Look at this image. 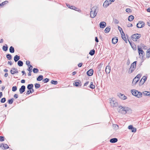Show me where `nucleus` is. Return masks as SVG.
Instances as JSON below:
<instances>
[{"mask_svg": "<svg viewBox=\"0 0 150 150\" xmlns=\"http://www.w3.org/2000/svg\"><path fill=\"white\" fill-rule=\"evenodd\" d=\"M74 85L76 86H81V81L79 80L76 81L74 83Z\"/></svg>", "mask_w": 150, "mask_h": 150, "instance_id": "nucleus-11", "label": "nucleus"}, {"mask_svg": "<svg viewBox=\"0 0 150 150\" xmlns=\"http://www.w3.org/2000/svg\"><path fill=\"white\" fill-rule=\"evenodd\" d=\"M74 10H75L76 11H79V9H78L77 8H76L75 7V8H74V9H73Z\"/></svg>", "mask_w": 150, "mask_h": 150, "instance_id": "nucleus-62", "label": "nucleus"}, {"mask_svg": "<svg viewBox=\"0 0 150 150\" xmlns=\"http://www.w3.org/2000/svg\"><path fill=\"white\" fill-rule=\"evenodd\" d=\"M144 23L143 21H139L137 25V26L139 28H143L144 27Z\"/></svg>", "mask_w": 150, "mask_h": 150, "instance_id": "nucleus-8", "label": "nucleus"}, {"mask_svg": "<svg viewBox=\"0 0 150 150\" xmlns=\"http://www.w3.org/2000/svg\"><path fill=\"white\" fill-rule=\"evenodd\" d=\"M96 9L97 7L96 6H94L91 8L90 15L91 18H94L96 15L97 13L96 12Z\"/></svg>", "mask_w": 150, "mask_h": 150, "instance_id": "nucleus-3", "label": "nucleus"}, {"mask_svg": "<svg viewBox=\"0 0 150 150\" xmlns=\"http://www.w3.org/2000/svg\"><path fill=\"white\" fill-rule=\"evenodd\" d=\"M128 41L131 46H132V48L134 50H135L136 49V47L135 46H134H134H132L131 44V42H130L129 40Z\"/></svg>", "mask_w": 150, "mask_h": 150, "instance_id": "nucleus-46", "label": "nucleus"}, {"mask_svg": "<svg viewBox=\"0 0 150 150\" xmlns=\"http://www.w3.org/2000/svg\"><path fill=\"white\" fill-rule=\"evenodd\" d=\"M88 83H89V82L88 81L86 82V83H84V86H86L88 84Z\"/></svg>", "mask_w": 150, "mask_h": 150, "instance_id": "nucleus-58", "label": "nucleus"}, {"mask_svg": "<svg viewBox=\"0 0 150 150\" xmlns=\"http://www.w3.org/2000/svg\"><path fill=\"white\" fill-rule=\"evenodd\" d=\"M135 69L134 68H133L131 66L128 71V73L130 74Z\"/></svg>", "mask_w": 150, "mask_h": 150, "instance_id": "nucleus-22", "label": "nucleus"}, {"mask_svg": "<svg viewBox=\"0 0 150 150\" xmlns=\"http://www.w3.org/2000/svg\"><path fill=\"white\" fill-rule=\"evenodd\" d=\"M33 86L32 84H28L27 86V88L29 90H30L32 89Z\"/></svg>", "mask_w": 150, "mask_h": 150, "instance_id": "nucleus-27", "label": "nucleus"}, {"mask_svg": "<svg viewBox=\"0 0 150 150\" xmlns=\"http://www.w3.org/2000/svg\"><path fill=\"white\" fill-rule=\"evenodd\" d=\"M133 26V25L131 23H129L127 25V26L128 27H132Z\"/></svg>", "mask_w": 150, "mask_h": 150, "instance_id": "nucleus-54", "label": "nucleus"}, {"mask_svg": "<svg viewBox=\"0 0 150 150\" xmlns=\"http://www.w3.org/2000/svg\"><path fill=\"white\" fill-rule=\"evenodd\" d=\"M49 81V79L47 78H46L43 81L44 82V83H46L48 82Z\"/></svg>", "mask_w": 150, "mask_h": 150, "instance_id": "nucleus-48", "label": "nucleus"}, {"mask_svg": "<svg viewBox=\"0 0 150 150\" xmlns=\"http://www.w3.org/2000/svg\"><path fill=\"white\" fill-rule=\"evenodd\" d=\"M82 65V63H80L78 64V66L79 67H81Z\"/></svg>", "mask_w": 150, "mask_h": 150, "instance_id": "nucleus-55", "label": "nucleus"}, {"mask_svg": "<svg viewBox=\"0 0 150 150\" xmlns=\"http://www.w3.org/2000/svg\"><path fill=\"white\" fill-rule=\"evenodd\" d=\"M136 77H137L138 79L139 80L140 78V75H138Z\"/></svg>", "mask_w": 150, "mask_h": 150, "instance_id": "nucleus-61", "label": "nucleus"}, {"mask_svg": "<svg viewBox=\"0 0 150 150\" xmlns=\"http://www.w3.org/2000/svg\"><path fill=\"white\" fill-rule=\"evenodd\" d=\"M9 51L11 53H13L14 52V49L13 47L11 46L9 48Z\"/></svg>", "mask_w": 150, "mask_h": 150, "instance_id": "nucleus-29", "label": "nucleus"}, {"mask_svg": "<svg viewBox=\"0 0 150 150\" xmlns=\"http://www.w3.org/2000/svg\"><path fill=\"white\" fill-rule=\"evenodd\" d=\"M144 45L141 44L140 46L138 45L137 47L139 55L140 57H143L144 55V52L141 48L142 47H143Z\"/></svg>", "mask_w": 150, "mask_h": 150, "instance_id": "nucleus-4", "label": "nucleus"}, {"mask_svg": "<svg viewBox=\"0 0 150 150\" xmlns=\"http://www.w3.org/2000/svg\"><path fill=\"white\" fill-rule=\"evenodd\" d=\"M146 77L145 76H144L141 79L140 82H142V83H143L146 80Z\"/></svg>", "mask_w": 150, "mask_h": 150, "instance_id": "nucleus-24", "label": "nucleus"}, {"mask_svg": "<svg viewBox=\"0 0 150 150\" xmlns=\"http://www.w3.org/2000/svg\"><path fill=\"white\" fill-rule=\"evenodd\" d=\"M111 70L110 67L109 66H107L106 67L105 69V72L107 74H109L110 73Z\"/></svg>", "mask_w": 150, "mask_h": 150, "instance_id": "nucleus-18", "label": "nucleus"}, {"mask_svg": "<svg viewBox=\"0 0 150 150\" xmlns=\"http://www.w3.org/2000/svg\"><path fill=\"white\" fill-rule=\"evenodd\" d=\"M139 80L138 79L137 77H135L133 79L132 82V84L133 86L135 85L136 83L139 81Z\"/></svg>", "mask_w": 150, "mask_h": 150, "instance_id": "nucleus-13", "label": "nucleus"}, {"mask_svg": "<svg viewBox=\"0 0 150 150\" xmlns=\"http://www.w3.org/2000/svg\"><path fill=\"white\" fill-rule=\"evenodd\" d=\"M8 3V1H4L1 4L0 3V6H1L2 5H3L4 4H7Z\"/></svg>", "mask_w": 150, "mask_h": 150, "instance_id": "nucleus-42", "label": "nucleus"}, {"mask_svg": "<svg viewBox=\"0 0 150 150\" xmlns=\"http://www.w3.org/2000/svg\"><path fill=\"white\" fill-rule=\"evenodd\" d=\"M146 55L147 58H149L150 57V50H147Z\"/></svg>", "mask_w": 150, "mask_h": 150, "instance_id": "nucleus-35", "label": "nucleus"}, {"mask_svg": "<svg viewBox=\"0 0 150 150\" xmlns=\"http://www.w3.org/2000/svg\"><path fill=\"white\" fill-rule=\"evenodd\" d=\"M8 102L9 104H12L13 102V99H11L9 100Z\"/></svg>", "mask_w": 150, "mask_h": 150, "instance_id": "nucleus-43", "label": "nucleus"}, {"mask_svg": "<svg viewBox=\"0 0 150 150\" xmlns=\"http://www.w3.org/2000/svg\"><path fill=\"white\" fill-rule=\"evenodd\" d=\"M27 70L28 71H29L28 74V75L29 76H30L31 75V72H32V69L31 68V69H27Z\"/></svg>", "mask_w": 150, "mask_h": 150, "instance_id": "nucleus-40", "label": "nucleus"}, {"mask_svg": "<svg viewBox=\"0 0 150 150\" xmlns=\"http://www.w3.org/2000/svg\"><path fill=\"white\" fill-rule=\"evenodd\" d=\"M35 87L36 88H38L40 87V85L38 83H35Z\"/></svg>", "mask_w": 150, "mask_h": 150, "instance_id": "nucleus-37", "label": "nucleus"}, {"mask_svg": "<svg viewBox=\"0 0 150 150\" xmlns=\"http://www.w3.org/2000/svg\"><path fill=\"white\" fill-rule=\"evenodd\" d=\"M136 61H135L131 65V67H132L134 68V69H135L136 67Z\"/></svg>", "mask_w": 150, "mask_h": 150, "instance_id": "nucleus-28", "label": "nucleus"}, {"mask_svg": "<svg viewBox=\"0 0 150 150\" xmlns=\"http://www.w3.org/2000/svg\"><path fill=\"white\" fill-rule=\"evenodd\" d=\"M6 101V98H2L1 100V102L2 103H4Z\"/></svg>", "mask_w": 150, "mask_h": 150, "instance_id": "nucleus-44", "label": "nucleus"}, {"mask_svg": "<svg viewBox=\"0 0 150 150\" xmlns=\"http://www.w3.org/2000/svg\"><path fill=\"white\" fill-rule=\"evenodd\" d=\"M18 65L20 67L22 66L23 65V63L22 61L19 60L18 62Z\"/></svg>", "mask_w": 150, "mask_h": 150, "instance_id": "nucleus-32", "label": "nucleus"}, {"mask_svg": "<svg viewBox=\"0 0 150 150\" xmlns=\"http://www.w3.org/2000/svg\"><path fill=\"white\" fill-rule=\"evenodd\" d=\"M30 62L29 61H26V65H28V66H29L30 65Z\"/></svg>", "mask_w": 150, "mask_h": 150, "instance_id": "nucleus-52", "label": "nucleus"}, {"mask_svg": "<svg viewBox=\"0 0 150 150\" xmlns=\"http://www.w3.org/2000/svg\"><path fill=\"white\" fill-rule=\"evenodd\" d=\"M90 87L92 89H94L95 88V86L93 84H91L90 85Z\"/></svg>", "mask_w": 150, "mask_h": 150, "instance_id": "nucleus-49", "label": "nucleus"}, {"mask_svg": "<svg viewBox=\"0 0 150 150\" xmlns=\"http://www.w3.org/2000/svg\"><path fill=\"white\" fill-rule=\"evenodd\" d=\"M126 11L127 13H130L132 12L131 10L129 8H127L126 9Z\"/></svg>", "mask_w": 150, "mask_h": 150, "instance_id": "nucleus-45", "label": "nucleus"}, {"mask_svg": "<svg viewBox=\"0 0 150 150\" xmlns=\"http://www.w3.org/2000/svg\"><path fill=\"white\" fill-rule=\"evenodd\" d=\"M6 45V46H4L3 47V50L5 51H6L7 50H8V47L7 46V45Z\"/></svg>", "mask_w": 150, "mask_h": 150, "instance_id": "nucleus-34", "label": "nucleus"}, {"mask_svg": "<svg viewBox=\"0 0 150 150\" xmlns=\"http://www.w3.org/2000/svg\"><path fill=\"white\" fill-rule=\"evenodd\" d=\"M148 25L150 26V21L147 22Z\"/></svg>", "mask_w": 150, "mask_h": 150, "instance_id": "nucleus-64", "label": "nucleus"}, {"mask_svg": "<svg viewBox=\"0 0 150 150\" xmlns=\"http://www.w3.org/2000/svg\"><path fill=\"white\" fill-rule=\"evenodd\" d=\"M118 41V39L117 37H115L112 39V42L113 44H116Z\"/></svg>", "mask_w": 150, "mask_h": 150, "instance_id": "nucleus-20", "label": "nucleus"}, {"mask_svg": "<svg viewBox=\"0 0 150 150\" xmlns=\"http://www.w3.org/2000/svg\"><path fill=\"white\" fill-rule=\"evenodd\" d=\"M28 67L29 68L28 69H31V68L32 69V68H33V67L31 65H30Z\"/></svg>", "mask_w": 150, "mask_h": 150, "instance_id": "nucleus-59", "label": "nucleus"}, {"mask_svg": "<svg viewBox=\"0 0 150 150\" xmlns=\"http://www.w3.org/2000/svg\"><path fill=\"white\" fill-rule=\"evenodd\" d=\"M51 83L54 85H56L57 84V81L52 80L51 81Z\"/></svg>", "mask_w": 150, "mask_h": 150, "instance_id": "nucleus-38", "label": "nucleus"}, {"mask_svg": "<svg viewBox=\"0 0 150 150\" xmlns=\"http://www.w3.org/2000/svg\"><path fill=\"white\" fill-rule=\"evenodd\" d=\"M143 94L146 96H149L150 95V92H148L145 91L143 92Z\"/></svg>", "mask_w": 150, "mask_h": 150, "instance_id": "nucleus-30", "label": "nucleus"}, {"mask_svg": "<svg viewBox=\"0 0 150 150\" xmlns=\"http://www.w3.org/2000/svg\"><path fill=\"white\" fill-rule=\"evenodd\" d=\"M99 25L101 28H103L106 26V24L105 22L103 21L101 22Z\"/></svg>", "mask_w": 150, "mask_h": 150, "instance_id": "nucleus-12", "label": "nucleus"}, {"mask_svg": "<svg viewBox=\"0 0 150 150\" xmlns=\"http://www.w3.org/2000/svg\"><path fill=\"white\" fill-rule=\"evenodd\" d=\"M15 98H18V95L17 94H15L14 96Z\"/></svg>", "mask_w": 150, "mask_h": 150, "instance_id": "nucleus-57", "label": "nucleus"}, {"mask_svg": "<svg viewBox=\"0 0 150 150\" xmlns=\"http://www.w3.org/2000/svg\"><path fill=\"white\" fill-rule=\"evenodd\" d=\"M110 28L109 27H107L105 30V33H108L110 31Z\"/></svg>", "mask_w": 150, "mask_h": 150, "instance_id": "nucleus-25", "label": "nucleus"}, {"mask_svg": "<svg viewBox=\"0 0 150 150\" xmlns=\"http://www.w3.org/2000/svg\"><path fill=\"white\" fill-rule=\"evenodd\" d=\"M134 17L132 15L130 16L128 18V20L129 21H132L134 19Z\"/></svg>", "mask_w": 150, "mask_h": 150, "instance_id": "nucleus-26", "label": "nucleus"}, {"mask_svg": "<svg viewBox=\"0 0 150 150\" xmlns=\"http://www.w3.org/2000/svg\"><path fill=\"white\" fill-rule=\"evenodd\" d=\"M20 59V57L18 56V55H15L14 58V60L15 62H17Z\"/></svg>", "mask_w": 150, "mask_h": 150, "instance_id": "nucleus-23", "label": "nucleus"}, {"mask_svg": "<svg viewBox=\"0 0 150 150\" xmlns=\"http://www.w3.org/2000/svg\"><path fill=\"white\" fill-rule=\"evenodd\" d=\"M93 70L92 69H91L87 71V74L88 76H91L93 74Z\"/></svg>", "mask_w": 150, "mask_h": 150, "instance_id": "nucleus-14", "label": "nucleus"}, {"mask_svg": "<svg viewBox=\"0 0 150 150\" xmlns=\"http://www.w3.org/2000/svg\"><path fill=\"white\" fill-rule=\"evenodd\" d=\"M8 64H10L11 65H12V62H8Z\"/></svg>", "mask_w": 150, "mask_h": 150, "instance_id": "nucleus-63", "label": "nucleus"}, {"mask_svg": "<svg viewBox=\"0 0 150 150\" xmlns=\"http://www.w3.org/2000/svg\"><path fill=\"white\" fill-rule=\"evenodd\" d=\"M43 76L42 75H40L37 78V80L39 81H41L43 79Z\"/></svg>", "mask_w": 150, "mask_h": 150, "instance_id": "nucleus-33", "label": "nucleus"}, {"mask_svg": "<svg viewBox=\"0 0 150 150\" xmlns=\"http://www.w3.org/2000/svg\"><path fill=\"white\" fill-rule=\"evenodd\" d=\"M110 103L111 106L113 107H116L118 105L117 103L114 98H112L110 100Z\"/></svg>", "mask_w": 150, "mask_h": 150, "instance_id": "nucleus-7", "label": "nucleus"}, {"mask_svg": "<svg viewBox=\"0 0 150 150\" xmlns=\"http://www.w3.org/2000/svg\"><path fill=\"white\" fill-rule=\"evenodd\" d=\"M118 112L122 114H126L127 112L131 110V109L128 107L119 106L117 108Z\"/></svg>", "mask_w": 150, "mask_h": 150, "instance_id": "nucleus-1", "label": "nucleus"}, {"mask_svg": "<svg viewBox=\"0 0 150 150\" xmlns=\"http://www.w3.org/2000/svg\"><path fill=\"white\" fill-rule=\"evenodd\" d=\"M11 74H13L15 73H18V71L17 69L15 68H12L11 70Z\"/></svg>", "mask_w": 150, "mask_h": 150, "instance_id": "nucleus-17", "label": "nucleus"}, {"mask_svg": "<svg viewBox=\"0 0 150 150\" xmlns=\"http://www.w3.org/2000/svg\"><path fill=\"white\" fill-rule=\"evenodd\" d=\"M117 140V138H113L111 139L110 141L111 143H115L116 142Z\"/></svg>", "mask_w": 150, "mask_h": 150, "instance_id": "nucleus-21", "label": "nucleus"}, {"mask_svg": "<svg viewBox=\"0 0 150 150\" xmlns=\"http://www.w3.org/2000/svg\"><path fill=\"white\" fill-rule=\"evenodd\" d=\"M122 33L121 34V35L122 38L127 43V38L123 31H122Z\"/></svg>", "mask_w": 150, "mask_h": 150, "instance_id": "nucleus-19", "label": "nucleus"}, {"mask_svg": "<svg viewBox=\"0 0 150 150\" xmlns=\"http://www.w3.org/2000/svg\"><path fill=\"white\" fill-rule=\"evenodd\" d=\"M25 86H22L21 88L19 89V92L21 94L23 93L25 90Z\"/></svg>", "mask_w": 150, "mask_h": 150, "instance_id": "nucleus-15", "label": "nucleus"}, {"mask_svg": "<svg viewBox=\"0 0 150 150\" xmlns=\"http://www.w3.org/2000/svg\"><path fill=\"white\" fill-rule=\"evenodd\" d=\"M0 147L3 149H5L9 148V146L8 145L6 144L2 143L0 146Z\"/></svg>", "mask_w": 150, "mask_h": 150, "instance_id": "nucleus-10", "label": "nucleus"}, {"mask_svg": "<svg viewBox=\"0 0 150 150\" xmlns=\"http://www.w3.org/2000/svg\"><path fill=\"white\" fill-rule=\"evenodd\" d=\"M6 57L8 60H10L11 59V55L9 54H7L6 56Z\"/></svg>", "mask_w": 150, "mask_h": 150, "instance_id": "nucleus-36", "label": "nucleus"}, {"mask_svg": "<svg viewBox=\"0 0 150 150\" xmlns=\"http://www.w3.org/2000/svg\"><path fill=\"white\" fill-rule=\"evenodd\" d=\"M117 96L122 99L125 100L127 99V97L121 93H118L117 94Z\"/></svg>", "mask_w": 150, "mask_h": 150, "instance_id": "nucleus-9", "label": "nucleus"}, {"mask_svg": "<svg viewBox=\"0 0 150 150\" xmlns=\"http://www.w3.org/2000/svg\"><path fill=\"white\" fill-rule=\"evenodd\" d=\"M141 37V35L140 34L136 33L133 35L131 38L132 40L134 41H137V40L139 38Z\"/></svg>", "mask_w": 150, "mask_h": 150, "instance_id": "nucleus-6", "label": "nucleus"}, {"mask_svg": "<svg viewBox=\"0 0 150 150\" xmlns=\"http://www.w3.org/2000/svg\"><path fill=\"white\" fill-rule=\"evenodd\" d=\"M95 53V51L94 49H93L90 51L89 53V54L91 56H93L94 54Z\"/></svg>", "mask_w": 150, "mask_h": 150, "instance_id": "nucleus-31", "label": "nucleus"}, {"mask_svg": "<svg viewBox=\"0 0 150 150\" xmlns=\"http://www.w3.org/2000/svg\"><path fill=\"white\" fill-rule=\"evenodd\" d=\"M39 70L38 69L34 68L33 70V71L34 73H37L38 72Z\"/></svg>", "mask_w": 150, "mask_h": 150, "instance_id": "nucleus-39", "label": "nucleus"}, {"mask_svg": "<svg viewBox=\"0 0 150 150\" xmlns=\"http://www.w3.org/2000/svg\"><path fill=\"white\" fill-rule=\"evenodd\" d=\"M115 0H106L104 3L103 6L105 8H106L111 4L112 2H113Z\"/></svg>", "mask_w": 150, "mask_h": 150, "instance_id": "nucleus-5", "label": "nucleus"}, {"mask_svg": "<svg viewBox=\"0 0 150 150\" xmlns=\"http://www.w3.org/2000/svg\"><path fill=\"white\" fill-rule=\"evenodd\" d=\"M95 40L97 42H99L98 40L97 37H96L95 38Z\"/></svg>", "mask_w": 150, "mask_h": 150, "instance_id": "nucleus-56", "label": "nucleus"}, {"mask_svg": "<svg viewBox=\"0 0 150 150\" xmlns=\"http://www.w3.org/2000/svg\"><path fill=\"white\" fill-rule=\"evenodd\" d=\"M17 89V87L16 86H13L12 88V91H15Z\"/></svg>", "mask_w": 150, "mask_h": 150, "instance_id": "nucleus-41", "label": "nucleus"}, {"mask_svg": "<svg viewBox=\"0 0 150 150\" xmlns=\"http://www.w3.org/2000/svg\"><path fill=\"white\" fill-rule=\"evenodd\" d=\"M114 21L115 23L117 24L119 23V21L117 19H115L114 20Z\"/></svg>", "mask_w": 150, "mask_h": 150, "instance_id": "nucleus-51", "label": "nucleus"}, {"mask_svg": "<svg viewBox=\"0 0 150 150\" xmlns=\"http://www.w3.org/2000/svg\"><path fill=\"white\" fill-rule=\"evenodd\" d=\"M25 80L24 79H22L21 81V82L22 83H25Z\"/></svg>", "mask_w": 150, "mask_h": 150, "instance_id": "nucleus-60", "label": "nucleus"}, {"mask_svg": "<svg viewBox=\"0 0 150 150\" xmlns=\"http://www.w3.org/2000/svg\"><path fill=\"white\" fill-rule=\"evenodd\" d=\"M131 92L133 95L136 96L137 98H139L142 96V92H139L136 90H131Z\"/></svg>", "mask_w": 150, "mask_h": 150, "instance_id": "nucleus-2", "label": "nucleus"}, {"mask_svg": "<svg viewBox=\"0 0 150 150\" xmlns=\"http://www.w3.org/2000/svg\"><path fill=\"white\" fill-rule=\"evenodd\" d=\"M4 137L0 136V141L3 142L4 141Z\"/></svg>", "mask_w": 150, "mask_h": 150, "instance_id": "nucleus-47", "label": "nucleus"}, {"mask_svg": "<svg viewBox=\"0 0 150 150\" xmlns=\"http://www.w3.org/2000/svg\"><path fill=\"white\" fill-rule=\"evenodd\" d=\"M128 129L132 130V132H135L136 131V129L133 127L132 125H129L128 127Z\"/></svg>", "mask_w": 150, "mask_h": 150, "instance_id": "nucleus-16", "label": "nucleus"}, {"mask_svg": "<svg viewBox=\"0 0 150 150\" xmlns=\"http://www.w3.org/2000/svg\"><path fill=\"white\" fill-rule=\"evenodd\" d=\"M30 93H31V91L30 90H28L26 92V94L29 95V94Z\"/></svg>", "mask_w": 150, "mask_h": 150, "instance_id": "nucleus-53", "label": "nucleus"}, {"mask_svg": "<svg viewBox=\"0 0 150 150\" xmlns=\"http://www.w3.org/2000/svg\"><path fill=\"white\" fill-rule=\"evenodd\" d=\"M118 29L120 31V33H121V34L122 33V28L120 26H118Z\"/></svg>", "mask_w": 150, "mask_h": 150, "instance_id": "nucleus-50", "label": "nucleus"}]
</instances>
